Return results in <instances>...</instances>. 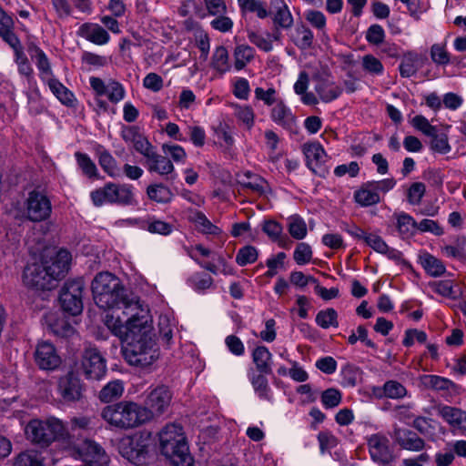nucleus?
Wrapping results in <instances>:
<instances>
[{
	"mask_svg": "<svg viewBox=\"0 0 466 466\" xmlns=\"http://www.w3.org/2000/svg\"><path fill=\"white\" fill-rule=\"evenodd\" d=\"M92 293L95 303L104 309H137L138 298L130 293L116 275L110 272L96 274L92 281Z\"/></svg>",
	"mask_w": 466,
	"mask_h": 466,
	"instance_id": "1",
	"label": "nucleus"
},
{
	"mask_svg": "<svg viewBox=\"0 0 466 466\" xmlns=\"http://www.w3.org/2000/svg\"><path fill=\"white\" fill-rule=\"evenodd\" d=\"M141 321L139 327L131 331L124 340L127 344L122 348V352L124 359L130 365L147 368L158 359L159 353L150 317L142 319Z\"/></svg>",
	"mask_w": 466,
	"mask_h": 466,
	"instance_id": "2",
	"label": "nucleus"
},
{
	"mask_svg": "<svg viewBox=\"0 0 466 466\" xmlns=\"http://www.w3.org/2000/svg\"><path fill=\"white\" fill-rule=\"evenodd\" d=\"M101 417L111 426L121 430H129L149 421V412L140 404L122 400L106 406Z\"/></svg>",
	"mask_w": 466,
	"mask_h": 466,
	"instance_id": "3",
	"label": "nucleus"
},
{
	"mask_svg": "<svg viewBox=\"0 0 466 466\" xmlns=\"http://www.w3.org/2000/svg\"><path fill=\"white\" fill-rule=\"evenodd\" d=\"M159 442L161 453L174 466H194L183 428L179 424H167L159 432Z\"/></svg>",
	"mask_w": 466,
	"mask_h": 466,
	"instance_id": "4",
	"label": "nucleus"
},
{
	"mask_svg": "<svg viewBox=\"0 0 466 466\" xmlns=\"http://www.w3.org/2000/svg\"><path fill=\"white\" fill-rule=\"evenodd\" d=\"M66 430L63 422L56 418L46 420H32L25 427V435L32 442L47 446L51 442L64 438Z\"/></svg>",
	"mask_w": 466,
	"mask_h": 466,
	"instance_id": "5",
	"label": "nucleus"
},
{
	"mask_svg": "<svg viewBox=\"0 0 466 466\" xmlns=\"http://www.w3.org/2000/svg\"><path fill=\"white\" fill-rule=\"evenodd\" d=\"M133 189V186L129 184L108 182L103 187L92 191L90 197L96 207H100L105 203L135 206L137 201Z\"/></svg>",
	"mask_w": 466,
	"mask_h": 466,
	"instance_id": "6",
	"label": "nucleus"
},
{
	"mask_svg": "<svg viewBox=\"0 0 466 466\" xmlns=\"http://www.w3.org/2000/svg\"><path fill=\"white\" fill-rule=\"evenodd\" d=\"M123 314L127 316V319H121L119 315L115 316L114 313H106L104 318V323L113 335L124 341L131 331L137 329L141 324V319L148 317L147 311L138 303L137 309H122Z\"/></svg>",
	"mask_w": 466,
	"mask_h": 466,
	"instance_id": "7",
	"label": "nucleus"
},
{
	"mask_svg": "<svg viewBox=\"0 0 466 466\" xmlns=\"http://www.w3.org/2000/svg\"><path fill=\"white\" fill-rule=\"evenodd\" d=\"M150 441L151 432L142 431L122 438L118 442V451L130 462L140 464L147 453Z\"/></svg>",
	"mask_w": 466,
	"mask_h": 466,
	"instance_id": "8",
	"label": "nucleus"
},
{
	"mask_svg": "<svg viewBox=\"0 0 466 466\" xmlns=\"http://www.w3.org/2000/svg\"><path fill=\"white\" fill-rule=\"evenodd\" d=\"M84 281L81 279L67 280L59 294V302L64 311L76 316L83 310Z\"/></svg>",
	"mask_w": 466,
	"mask_h": 466,
	"instance_id": "9",
	"label": "nucleus"
},
{
	"mask_svg": "<svg viewBox=\"0 0 466 466\" xmlns=\"http://www.w3.org/2000/svg\"><path fill=\"white\" fill-rule=\"evenodd\" d=\"M56 281V277L51 275V271L43 262L27 265L24 269L23 282L28 288L39 290L52 289Z\"/></svg>",
	"mask_w": 466,
	"mask_h": 466,
	"instance_id": "10",
	"label": "nucleus"
},
{
	"mask_svg": "<svg viewBox=\"0 0 466 466\" xmlns=\"http://www.w3.org/2000/svg\"><path fill=\"white\" fill-rule=\"evenodd\" d=\"M81 370L86 379L100 380L106 373V360L96 348H86L81 359Z\"/></svg>",
	"mask_w": 466,
	"mask_h": 466,
	"instance_id": "11",
	"label": "nucleus"
},
{
	"mask_svg": "<svg viewBox=\"0 0 466 466\" xmlns=\"http://www.w3.org/2000/svg\"><path fill=\"white\" fill-rule=\"evenodd\" d=\"M52 212V204L48 197L38 190H32L28 193L25 201L26 218L34 222H40L47 219Z\"/></svg>",
	"mask_w": 466,
	"mask_h": 466,
	"instance_id": "12",
	"label": "nucleus"
},
{
	"mask_svg": "<svg viewBox=\"0 0 466 466\" xmlns=\"http://www.w3.org/2000/svg\"><path fill=\"white\" fill-rule=\"evenodd\" d=\"M172 400V393L169 389L164 385L157 386L151 390L145 400L143 406L149 412V420L154 416H160L167 411Z\"/></svg>",
	"mask_w": 466,
	"mask_h": 466,
	"instance_id": "13",
	"label": "nucleus"
},
{
	"mask_svg": "<svg viewBox=\"0 0 466 466\" xmlns=\"http://www.w3.org/2000/svg\"><path fill=\"white\" fill-rule=\"evenodd\" d=\"M78 458L88 466H108L109 459L104 449L96 442L85 440L76 449Z\"/></svg>",
	"mask_w": 466,
	"mask_h": 466,
	"instance_id": "14",
	"label": "nucleus"
},
{
	"mask_svg": "<svg viewBox=\"0 0 466 466\" xmlns=\"http://www.w3.org/2000/svg\"><path fill=\"white\" fill-rule=\"evenodd\" d=\"M84 384L73 372L61 377L57 383L58 394L65 402H75L83 397Z\"/></svg>",
	"mask_w": 466,
	"mask_h": 466,
	"instance_id": "15",
	"label": "nucleus"
},
{
	"mask_svg": "<svg viewBox=\"0 0 466 466\" xmlns=\"http://www.w3.org/2000/svg\"><path fill=\"white\" fill-rule=\"evenodd\" d=\"M91 88L96 94V96H107L110 102L117 104L124 99L126 91L123 85L116 80L110 79L106 84L101 78L97 76H91L89 78Z\"/></svg>",
	"mask_w": 466,
	"mask_h": 466,
	"instance_id": "16",
	"label": "nucleus"
},
{
	"mask_svg": "<svg viewBox=\"0 0 466 466\" xmlns=\"http://www.w3.org/2000/svg\"><path fill=\"white\" fill-rule=\"evenodd\" d=\"M301 150L306 157L307 167L313 173L323 176V164L328 156L321 144L318 141L307 142L302 145Z\"/></svg>",
	"mask_w": 466,
	"mask_h": 466,
	"instance_id": "17",
	"label": "nucleus"
},
{
	"mask_svg": "<svg viewBox=\"0 0 466 466\" xmlns=\"http://www.w3.org/2000/svg\"><path fill=\"white\" fill-rule=\"evenodd\" d=\"M35 360L41 370H53L59 367L61 359L55 346L48 341H41L35 351Z\"/></svg>",
	"mask_w": 466,
	"mask_h": 466,
	"instance_id": "18",
	"label": "nucleus"
},
{
	"mask_svg": "<svg viewBox=\"0 0 466 466\" xmlns=\"http://www.w3.org/2000/svg\"><path fill=\"white\" fill-rule=\"evenodd\" d=\"M368 446L373 461L385 465L392 461V452L389 447V439L380 434H372L368 439Z\"/></svg>",
	"mask_w": 466,
	"mask_h": 466,
	"instance_id": "19",
	"label": "nucleus"
},
{
	"mask_svg": "<svg viewBox=\"0 0 466 466\" xmlns=\"http://www.w3.org/2000/svg\"><path fill=\"white\" fill-rule=\"evenodd\" d=\"M145 166L149 173H156L166 180H173L176 177L172 161L156 149L146 158Z\"/></svg>",
	"mask_w": 466,
	"mask_h": 466,
	"instance_id": "20",
	"label": "nucleus"
},
{
	"mask_svg": "<svg viewBox=\"0 0 466 466\" xmlns=\"http://www.w3.org/2000/svg\"><path fill=\"white\" fill-rule=\"evenodd\" d=\"M439 415L461 435L466 437V411L461 409L443 405L438 409Z\"/></svg>",
	"mask_w": 466,
	"mask_h": 466,
	"instance_id": "21",
	"label": "nucleus"
},
{
	"mask_svg": "<svg viewBox=\"0 0 466 466\" xmlns=\"http://www.w3.org/2000/svg\"><path fill=\"white\" fill-rule=\"evenodd\" d=\"M427 56L414 51L404 53L400 64L399 66L400 75L401 77H411L424 66Z\"/></svg>",
	"mask_w": 466,
	"mask_h": 466,
	"instance_id": "22",
	"label": "nucleus"
},
{
	"mask_svg": "<svg viewBox=\"0 0 466 466\" xmlns=\"http://www.w3.org/2000/svg\"><path fill=\"white\" fill-rule=\"evenodd\" d=\"M270 117L274 123L283 128L293 131L297 127V120L291 109L279 100L271 109Z\"/></svg>",
	"mask_w": 466,
	"mask_h": 466,
	"instance_id": "23",
	"label": "nucleus"
},
{
	"mask_svg": "<svg viewBox=\"0 0 466 466\" xmlns=\"http://www.w3.org/2000/svg\"><path fill=\"white\" fill-rule=\"evenodd\" d=\"M77 35L98 46L107 44L110 39V35L106 30L95 23H85L81 25L77 30Z\"/></svg>",
	"mask_w": 466,
	"mask_h": 466,
	"instance_id": "24",
	"label": "nucleus"
},
{
	"mask_svg": "<svg viewBox=\"0 0 466 466\" xmlns=\"http://www.w3.org/2000/svg\"><path fill=\"white\" fill-rule=\"evenodd\" d=\"M71 258L70 252L66 249H60L50 261H45L43 263L46 268L51 271V275L53 274L58 280L65 277L66 273L68 271Z\"/></svg>",
	"mask_w": 466,
	"mask_h": 466,
	"instance_id": "25",
	"label": "nucleus"
},
{
	"mask_svg": "<svg viewBox=\"0 0 466 466\" xmlns=\"http://www.w3.org/2000/svg\"><path fill=\"white\" fill-rule=\"evenodd\" d=\"M419 380L425 389L435 391L451 392L457 389V385L452 380L438 375H421Z\"/></svg>",
	"mask_w": 466,
	"mask_h": 466,
	"instance_id": "26",
	"label": "nucleus"
},
{
	"mask_svg": "<svg viewBox=\"0 0 466 466\" xmlns=\"http://www.w3.org/2000/svg\"><path fill=\"white\" fill-rule=\"evenodd\" d=\"M243 190L248 189L257 196H264L268 190V182L258 175L247 172L238 180Z\"/></svg>",
	"mask_w": 466,
	"mask_h": 466,
	"instance_id": "27",
	"label": "nucleus"
},
{
	"mask_svg": "<svg viewBox=\"0 0 466 466\" xmlns=\"http://www.w3.org/2000/svg\"><path fill=\"white\" fill-rule=\"evenodd\" d=\"M395 434L396 441L404 450L420 451L425 447V441L410 430H398Z\"/></svg>",
	"mask_w": 466,
	"mask_h": 466,
	"instance_id": "28",
	"label": "nucleus"
},
{
	"mask_svg": "<svg viewBox=\"0 0 466 466\" xmlns=\"http://www.w3.org/2000/svg\"><path fill=\"white\" fill-rule=\"evenodd\" d=\"M262 230L273 242H277L279 247L289 248L291 241L287 236L282 235L283 228L280 223L272 219L265 220Z\"/></svg>",
	"mask_w": 466,
	"mask_h": 466,
	"instance_id": "29",
	"label": "nucleus"
},
{
	"mask_svg": "<svg viewBox=\"0 0 466 466\" xmlns=\"http://www.w3.org/2000/svg\"><path fill=\"white\" fill-rule=\"evenodd\" d=\"M290 40L300 50H307L313 45L314 35L305 25H297L289 35Z\"/></svg>",
	"mask_w": 466,
	"mask_h": 466,
	"instance_id": "30",
	"label": "nucleus"
},
{
	"mask_svg": "<svg viewBox=\"0 0 466 466\" xmlns=\"http://www.w3.org/2000/svg\"><path fill=\"white\" fill-rule=\"evenodd\" d=\"M419 261L426 273L431 277H440L446 271V268L442 261L428 252L420 254Z\"/></svg>",
	"mask_w": 466,
	"mask_h": 466,
	"instance_id": "31",
	"label": "nucleus"
},
{
	"mask_svg": "<svg viewBox=\"0 0 466 466\" xmlns=\"http://www.w3.org/2000/svg\"><path fill=\"white\" fill-rule=\"evenodd\" d=\"M46 83L52 93L63 105L66 106H73L75 105L76 98L74 94L58 79L55 77H49L46 80Z\"/></svg>",
	"mask_w": 466,
	"mask_h": 466,
	"instance_id": "32",
	"label": "nucleus"
},
{
	"mask_svg": "<svg viewBox=\"0 0 466 466\" xmlns=\"http://www.w3.org/2000/svg\"><path fill=\"white\" fill-rule=\"evenodd\" d=\"M274 6L277 8L273 17L275 26L289 29L293 25V16L283 0H274Z\"/></svg>",
	"mask_w": 466,
	"mask_h": 466,
	"instance_id": "33",
	"label": "nucleus"
},
{
	"mask_svg": "<svg viewBox=\"0 0 466 466\" xmlns=\"http://www.w3.org/2000/svg\"><path fill=\"white\" fill-rule=\"evenodd\" d=\"M271 357V353L265 346H258L254 349L252 360L260 373L270 374L272 372Z\"/></svg>",
	"mask_w": 466,
	"mask_h": 466,
	"instance_id": "34",
	"label": "nucleus"
},
{
	"mask_svg": "<svg viewBox=\"0 0 466 466\" xmlns=\"http://www.w3.org/2000/svg\"><path fill=\"white\" fill-rule=\"evenodd\" d=\"M147 195L149 199L162 204L168 203L173 198L170 188L162 183L149 185Z\"/></svg>",
	"mask_w": 466,
	"mask_h": 466,
	"instance_id": "35",
	"label": "nucleus"
},
{
	"mask_svg": "<svg viewBox=\"0 0 466 466\" xmlns=\"http://www.w3.org/2000/svg\"><path fill=\"white\" fill-rule=\"evenodd\" d=\"M355 201L362 207H369L378 204L380 198L374 187H369V182L354 194Z\"/></svg>",
	"mask_w": 466,
	"mask_h": 466,
	"instance_id": "36",
	"label": "nucleus"
},
{
	"mask_svg": "<svg viewBox=\"0 0 466 466\" xmlns=\"http://www.w3.org/2000/svg\"><path fill=\"white\" fill-rule=\"evenodd\" d=\"M14 20L10 15L0 22V36L12 49L21 45L19 38L14 33Z\"/></svg>",
	"mask_w": 466,
	"mask_h": 466,
	"instance_id": "37",
	"label": "nucleus"
},
{
	"mask_svg": "<svg viewBox=\"0 0 466 466\" xmlns=\"http://www.w3.org/2000/svg\"><path fill=\"white\" fill-rule=\"evenodd\" d=\"M254 56L255 50L253 47L248 45L237 46L234 50L235 68L238 71L243 69L254 58Z\"/></svg>",
	"mask_w": 466,
	"mask_h": 466,
	"instance_id": "38",
	"label": "nucleus"
},
{
	"mask_svg": "<svg viewBox=\"0 0 466 466\" xmlns=\"http://www.w3.org/2000/svg\"><path fill=\"white\" fill-rule=\"evenodd\" d=\"M123 384L120 380L110 381L100 390L99 399L105 403H109L115 399L120 397L123 393Z\"/></svg>",
	"mask_w": 466,
	"mask_h": 466,
	"instance_id": "39",
	"label": "nucleus"
},
{
	"mask_svg": "<svg viewBox=\"0 0 466 466\" xmlns=\"http://www.w3.org/2000/svg\"><path fill=\"white\" fill-rule=\"evenodd\" d=\"M75 157L78 167H80L85 176H86L89 178L98 177L97 167L95 162L90 158V157L87 154L82 152H76Z\"/></svg>",
	"mask_w": 466,
	"mask_h": 466,
	"instance_id": "40",
	"label": "nucleus"
},
{
	"mask_svg": "<svg viewBox=\"0 0 466 466\" xmlns=\"http://www.w3.org/2000/svg\"><path fill=\"white\" fill-rule=\"evenodd\" d=\"M13 466H44V461L41 454L37 451H26L15 458Z\"/></svg>",
	"mask_w": 466,
	"mask_h": 466,
	"instance_id": "41",
	"label": "nucleus"
},
{
	"mask_svg": "<svg viewBox=\"0 0 466 466\" xmlns=\"http://www.w3.org/2000/svg\"><path fill=\"white\" fill-rule=\"evenodd\" d=\"M395 216L399 233L402 237H409L412 235L417 227L415 219L410 215L404 212L395 214Z\"/></svg>",
	"mask_w": 466,
	"mask_h": 466,
	"instance_id": "42",
	"label": "nucleus"
},
{
	"mask_svg": "<svg viewBox=\"0 0 466 466\" xmlns=\"http://www.w3.org/2000/svg\"><path fill=\"white\" fill-rule=\"evenodd\" d=\"M212 66L218 72L224 74L229 70L228 53L225 46H218L212 56Z\"/></svg>",
	"mask_w": 466,
	"mask_h": 466,
	"instance_id": "43",
	"label": "nucleus"
},
{
	"mask_svg": "<svg viewBox=\"0 0 466 466\" xmlns=\"http://www.w3.org/2000/svg\"><path fill=\"white\" fill-rule=\"evenodd\" d=\"M288 230L290 236L298 240L303 239L308 234L306 222L297 215L289 218Z\"/></svg>",
	"mask_w": 466,
	"mask_h": 466,
	"instance_id": "44",
	"label": "nucleus"
},
{
	"mask_svg": "<svg viewBox=\"0 0 466 466\" xmlns=\"http://www.w3.org/2000/svg\"><path fill=\"white\" fill-rule=\"evenodd\" d=\"M251 384L255 392L260 399L267 400L268 401L272 400L270 388L268 387V380L264 376V373L253 375L251 379Z\"/></svg>",
	"mask_w": 466,
	"mask_h": 466,
	"instance_id": "45",
	"label": "nucleus"
},
{
	"mask_svg": "<svg viewBox=\"0 0 466 466\" xmlns=\"http://www.w3.org/2000/svg\"><path fill=\"white\" fill-rule=\"evenodd\" d=\"M316 91L319 95L320 99L326 103L338 98L342 93V89L340 87L329 83H321L318 85Z\"/></svg>",
	"mask_w": 466,
	"mask_h": 466,
	"instance_id": "46",
	"label": "nucleus"
},
{
	"mask_svg": "<svg viewBox=\"0 0 466 466\" xmlns=\"http://www.w3.org/2000/svg\"><path fill=\"white\" fill-rule=\"evenodd\" d=\"M316 323L322 329H329V327H338V313L332 309L320 310L316 316Z\"/></svg>",
	"mask_w": 466,
	"mask_h": 466,
	"instance_id": "47",
	"label": "nucleus"
},
{
	"mask_svg": "<svg viewBox=\"0 0 466 466\" xmlns=\"http://www.w3.org/2000/svg\"><path fill=\"white\" fill-rule=\"evenodd\" d=\"M431 140V148L434 152L445 155L448 154L451 147L449 144L448 136L444 133H438V129L435 130V134L430 136Z\"/></svg>",
	"mask_w": 466,
	"mask_h": 466,
	"instance_id": "48",
	"label": "nucleus"
},
{
	"mask_svg": "<svg viewBox=\"0 0 466 466\" xmlns=\"http://www.w3.org/2000/svg\"><path fill=\"white\" fill-rule=\"evenodd\" d=\"M258 249L253 246H245L241 248L236 256V262L243 267L248 264H252L258 259Z\"/></svg>",
	"mask_w": 466,
	"mask_h": 466,
	"instance_id": "49",
	"label": "nucleus"
},
{
	"mask_svg": "<svg viewBox=\"0 0 466 466\" xmlns=\"http://www.w3.org/2000/svg\"><path fill=\"white\" fill-rule=\"evenodd\" d=\"M190 286L198 292L209 289L213 284V279L207 273H195L188 279Z\"/></svg>",
	"mask_w": 466,
	"mask_h": 466,
	"instance_id": "50",
	"label": "nucleus"
},
{
	"mask_svg": "<svg viewBox=\"0 0 466 466\" xmlns=\"http://www.w3.org/2000/svg\"><path fill=\"white\" fill-rule=\"evenodd\" d=\"M235 116L248 129L254 126L255 114L249 106H235Z\"/></svg>",
	"mask_w": 466,
	"mask_h": 466,
	"instance_id": "51",
	"label": "nucleus"
},
{
	"mask_svg": "<svg viewBox=\"0 0 466 466\" xmlns=\"http://www.w3.org/2000/svg\"><path fill=\"white\" fill-rule=\"evenodd\" d=\"M341 392L335 389L329 388L321 393V403L326 409H333L341 402Z\"/></svg>",
	"mask_w": 466,
	"mask_h": 466,
	"instance_id": "52",
	"label": "nucleus"
},
{
	"mask_svg": "<svg viewBox=\"0 0 466 466\" xmlns=\"http://www.w3.org/2000/svg\"><path fill=\"white\" fill-rule=\"evenodd\" d=\"M293 258L298 265H305L312 258L311 247L306 242H299L293 254Z\"/></svg>",
	"mask_w": 466,
	"mask_h": 466,
	"instance_id": "53",
	"label": "nucleus"
},
{
	"mask_svg": "<svg viewBox=\"0 0 466 466\" xmlns=\"http://www.w3.org/2000/svg\"><path fill=\"white\" fill-rule=\"evenodd\" d=\"M191 220L204 233L216 234L218 229L208 219L205 214L200 211L194 212L193 215L191 216Z\"/></svg>",
	"mask_w": 466,
	"mask_h": 466,
	"instance_id": "54",
	"label": "nucleus"
},
{
	"mask_svg": "<svg viewBox=\"0 0 466 466\" xmlns=\"http://www.w3.org/2000/svg\"><path fill=\"white\" fill-rule=\"evenodd\" d=\"M383 391L386 397L400 399L406 395V388L397 380H388L383 385Z\"/></svg>",
	"mask_w": 466,
	"mask_h": 466,
	"instance_id": "55",
	"label": "nucleus"
},
{
	"mask_svg": "<svg viewBox=\"0 0 466 466\" xmlns=\"http://www.w3.org/2000/svg\"><path fill=\"white\" fill-rule=\"evenodd\" d=\"M426 192V187L422 182L412 183L407 192V200L410 205H419Z\"/></svg>",
	"mask_w": 466,
	"mask_h": 466,
	"instance_id": "56",
	"label": "nucleus"
},
{
	"mask_svg": "<svg viewBox=\"0 0 466 466\" xmlns=\"http://www.w3.org/2000/svg\"><path fill=\"white\" fill-rule=\"evenodd\" d=\"M362 67L373 75H381L384 70L382 63L372 55H365L362 57Z\"/></svg>",
	"mask_w": 466,
	"mask_h": 466,
	"instance_id": "57",
	"label": "nucleus"
},
{
	"mask_svg": "<svg viewBox=\"0 0 466 466\" xmlns=\"http://www.w3.org/2000/svg\"><path fill=\"white\" fill-rule=\"evenodd\" d=\"M98 162L103 170L110 177L116 176V161L112 155L107 151H103L99 154Z\"/></svg>",
	"mask_w": 466,
	"mask_h": 466,
	"instance_id": "58",
	"label": "nucleus"
},
{
	"mask_svg": "<svg viewBox=\"0 0 466 466\" xmlns=\"http://www.w3.org/2000/svg\"><path fill=\"white\" fill-rule=\"evenodd\" d=\"M431 60L441 66H446L450 63V55L445 47L440 44H434L431 47Z\"/></svg>",
	"mask_w": 466,
	"mask_h": 466,
	"instance_id": "59",
	"label": "nucleus"
},
{
	"mask_svg": "<svg viewBox=\"0 0 466 466\" xmlns=\"http://www.w3.org/2000/svg\"><path fill=\"white\" fill-rule=\"evenodd\" d=\"M411 125L427 137L435 134L437 127L430 124L429 120L422 115H417L411 119Z\"/></svg>",
	"mask_w": 466,
	"mask_h": 466,
	"instance_id": "60",
	"label": "nucleus"
},
{
	"mask_svg": "<svg viewBox=\"0 0 466 466\" xmlns=\"http://www.w3.org/2000/svg\"><path fill=\"white\" fill-rule=\"evenodd\" d=\"M384 37V29L380 25H372L367 30L366 39L370 44L379 46L383 43Z\"/></svg>",
	"mask_w": 466,
	"mask_h": 466,
	"instance_id": "61",
	"label": "nucleus"
},
{
	"mask_svg": "<svg viewBox=\"0 0 466 466\" xmlns=\"http://www.w3.org/2000/svg\"><path fill=\"white\" fill-rule=\"evenodd\" d=\"M248 38L253 45L265 52H269L273 48L271 40L258 33L249 31L248 33Z\"/></svg>",
	"mask_w": 466,
	"mask_h": 466,
	"instance_id": "62",
	"label": "nucleus"
},
{
	"mask_svg": "<svg viewBox=\"0 0 466 466\" xmlns=\"http://www.w3.org/2000/svg\"><path fill=\"white\" fill-rule=\"evenodd\" d=\"M162 151L165 155H169L175 162H184L187 154L184 148L178 145H162Z\"/></svg>",
	"mask_w": 466,
	"mask_h": 466,
	"instance_id": "63",
	"label": "nucleus"
},
{
	"mask_svg": "<svg viewBox=\"0 0 466 466\" xmlns=\"http://www.w3.org/2000/svg\"><path fill=\"white\" fill-rule=\"evenodd\" d=\"M133 147L135 150L142 155L145 158H147L155 149L156 147L148 141V139L141 134L139 138H137L133 144Z\"/></svg>",
	"mask_w": 466,
	"mask_h": 466,
	"instance_id": "64",
	"label": "nucleus"
}]
</instances>
